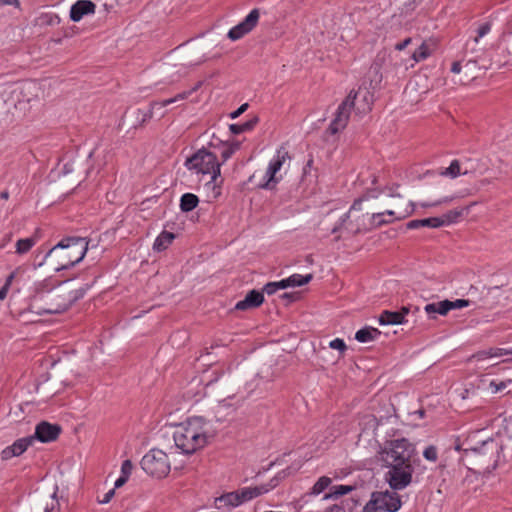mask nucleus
Listing matches in <instances>:
<instances>
[{
    "mask_svg": "<svg viewBox=\"0 0 512 512\" xmlns=\"http://www.w3.org/2000/svg\"><path fill=\"white\" fill-rule=\"evenodd\" d=\"M19 0H0V5H13L18 7L19 6Z\"/></svg>",
    "mask_w": 512,
    "mask_h": 512,
    "instance_id": "bf43d9fd",
    "label": "nucleus"
},
{
    "mask_svg": "<svg viewBox=\"0 0 512 512\" xmlns=\"http://www.w3.org/2000/svg\"><path fill=\"white\" fill-rule=\"evenodd\" d=\"M483 53L484 49L478 47V45H470L468 51L465 49L464 54L465 56H468L470 54L473 57L467 61L466 66H468L469 64H477L478 59L483 55Z\"/></svg>",
    "mask_w": 512,
    "mask_h": 512,
    "instance_id": "a19ab883",
    "label": "nucleus"
},
{
    "mask_svg": "<svg viewBox=\"0 0 512 512\" xmlns=\"http://www.w3.org/2000/svg\"><path fill=\"white\" fill-rule=\"evenodd\" d=\"M277 291L276 284L274 282H269L263 287V292L268 295H272Z\"/></svg>",
    "mask_w": 512,
    "mask_h": 512,
    "instance_id": "8fccbe9b",
    "label": "nucleus"
},
{
    "mask_svg": "<svg viewBox=\"0 0 512 512\" xmlns=\"http://www.w3.org/2000/svg\"><path fill=\"white\" fill-rule=\"evenodd\" d=\"M449 300H443L436 303L427 304L424 310L428 313H438L440 315H446L449 312Z\"/></svg>",
    "mask_w": 512,
    "mask_h": 512,
    "instance_id": "f704fd0d",
    "label": "nucleus"
},
{
    "mask_svg": "<svg viewBox=\"0 0 512 512\" xmlns=\"http://www.w3.org/2000/svg\"><path fill=\"white\" fill-rule=\"evenodd\" d=\"M436 42L432 39L428 41H424L418 49L414 51L412 54V58L416 62L423 61L427 59L436 49Z\"/></svg>",
    "mask_w": 512,
    "mask_h": 512,
    "instance_id": "393cba45",
    "label": "nucleus"
},
{
    "mask_svg": "<svg viewBox=\"0 0 512 512\" xmlns=\"http://www.w3.org/2000/svg\"><path fill=\"white\" fill-rule=\"evenodd\" d=\"M96 5L90 0H78L71 6L70 18L74 22L80 21L85 15L94 14Z\"/></svg>",
    "mask_w": 512,
    "mask_h": 512,
    "instance_id": "aec40b11",
    "label": "nucleus"
},
{
    "mask_svg": "<svg viewBox=\"0 0 512 512\" xmlns=\"http://www.w3.org/2000/svg\"><path fill=\"white\" fill-rule=\"evenodd\" d=\"M332 480L331 478L327 476L320 477L316 483L313 485L311 489L312 495H319L321 494L326 488H328L331 484Z\"/></svg>",
    "mask_w": 512,
    "mask_h": 512,
    "instance_id": "58836bf2",
    "label": "nucleus"
},
{
    "mask_svg": "<svg viewBox=\"0 0 512 512\" xmlns=\"http://www.w3.org/2000/svg\"><path fill=\"white\" fill-rule=\"evenodd\" d=\"M128 478L125 477V476H120L116 481H115V488H120L121 486H123L126 482H127Z\"/></svg>",
    "mask_w": 512,
    "mask_h": 512,
    "instance_id": "13d9d810",
    "label": "nucleus"
},
{
    "mask_svg": "<svg viewBox=\"0 0 512 512\" xmlns=\"http://www.w3.org/2000/svg\"><path fill=\"white\" fill-rule=\"evenodd\" d=\"M14 276H15V273H14V272H13V273H11V274L7 277V279H6V281H5L4 286L10 287V285H11V283H12V280H13Z\"/></svg>",
    "mask_w": 512,
    "mask_h": 512,
    "instance_id": "e2e57ef3",
    "label": "nucleus"
},
{
    "mask_svg": "<svg viewBox=\"0 0 512 512\" xmlns=\"http://www.w3.org/2000/svg\"><path fill=\"white\" fill-rule=\"evenodd\" d=\"M212 438L207 422L193 417L178 425L173 433L175 446L184 454H193L204 448Z\"/></svg>",
    "mask_w": 512,
    "mask_h": 512,
    "instance_id": "20e7f679",
    "label": "nucleus"
},
{
    "mask_svg": "<svg viewBox=\"0 0 512 512\" xmlns=\"http://www.w3.org/2000/svg\"><path fill=\"white\" fill-rule=\"evenodd\" d=\"M87 250L88 241L86 238L67 237L46 252L36 265L42 266L48 259L50 265L56 271L69 269L84 258Z\"/></svg>",
    "mask_w": 512,
    "mask_h": 512,
    "instance_id": "7ed1b4c3",
    "label": "nucleus"
},
{
    "mask_svg": "<svg viewBox=\"0 0 512 512\" xmlns=\"http://www.w3.org/2000/svg\"><path fill=\"white\" fill-rule=\"evenodd\" d=\"M329 347L331 349L338 350L340 353V356H343L347 350V346L343 339L336 338L329 343Z\"/></svg>",
    "mask_w": 512,
    "mask_h": 512,
    "instance_id": "37998d69",
    "label": "nucleus"
},
{
    "mask_svg": "<svg viewBox=\"0 0 512 512\" xmlns=\"http://www.w3.org/2000/svg\"><path fill=\"white\" fill-rule=\"evenodd\" d=\"M313 278L312 274H307L305 276H302L300 274H293L290 277L287 278L289 287H295V286H303L307 283H309Z\"/></svg>",
    "mask_w": 512,
    "mask_h": 512,
    "instance_id": "4c0bfd02",
    "label": "nucleus"
},
{
    "mask_svg": "<svg viewBox=\"0 0 512 512\" xmlns=\"http://www.w3.org/2000/svg\"><path fill=\"white\" fill-rule=\"evenodd\" d=\"M175 239V235L172 232L163 231L155 240L153 249L157 252L166 250Z\"/></svg>",
    "mask_w": 512,
    "mask_h": 512,
    "instance_id": "cd10ccee",
    "label": "nucleus"
},
{
    "mask_svg": "<svg viewBox=\"0 0 512 512\" xmlns=\"http://www.w3.org/2000/svg\"><path fill=\"white\" fill-rule=\"evenodd\" d=\"M287 159H290L289 153L285 147L281 146L277 150L276 157L270 162L265 174L266 180L264 183L259 184L260 188L271 189L279 181L276 174Z\"/></svg>",
    "mask_w": 512,
    "mask_h": 512,
    "instance_id": "9b49d317",
    "label": "nucleus"
},
{
    "mask_svg": "<svg viewBox=\"0 0 512 512\" xmlns=\"http://www.w3.org/2000/svg\"><path fill=\"white\" fill-rule=\"evenodd\" d=\"M498 49L502 53L512 57V29L502 33L499 39Z\"/></svg>",
    "mask_w": 512,
    "mask_h": 512,
    "instance_id": "72a5a7b5",
    "label": "nucleus"
},
{
    "mask_svg": "<svg viewBox=\"0 0 512 512\" xmlns=\"http://www.w3.org/2000/svg\"><path fill=\"white\" fill-rule=\"evenodd\" d=\"M443 226V222L438 217H430L426 219H416L407 223L408 229H417L420 227L439 228Z\"/></svg>",
    "mask_w": 512,
    "mask_h": 512,
    "instance_id": "bb28decb",
    "label": "nucleus"
},
{
    "mask_svg": "<svg viewBox=\"0 0 512 512\" xmlns=\"http://www.w3.org/2000/svg\"><path fill=\"white\" fill-rule=\"evenodd\" d=\"M264 301V296L262 292H259L257 290H251L248 292V294L245 296V298L235 305L236 310H247L251 308L259 307Z\"/></svg>",
    "mask_w": 512,
    "mask_h": 512,
    "instance_id": "412c9836",
    "label": "nucleus"
},
{
    "mask_svg": "<svg viewBox=\"0 0 512 512\" xmlns=\"http://www.w3.org/2000/svg\"><path fill=\"white\" fill-rule=\"evenodd\" d=\"M260 13L258 9H253L245 19L240 22L238 25L234 26L228 32V37L232 41H236L249 32H251L257 25L259 21Z\"/></svg>",
    "mask_w": 512,
    "mask_h": 512,
    "instance_id": "ddd939ff",
    "label": "nucleus"
},
{
    "mask_svg": "<svg viewBox=\"0 0 512 512\" xmlns=\"http://www.w3.org/2000/svg\"><path fill=\"white\" fill-rule=\"evenodd\" d=\"M488 170V165L482 160H476L470 163V167L466 168L464 171L461 170V165L458 160H453L449 167H447L444 171L441 172L443 176H449L451 178H455L459 175H466L468 173H476L479 175H483Z\"/></svg>",
    "mask_w": 512,
    "mask_h": 512,
    "instance_id": "f8f14e48",
    "label": "nucleus"
},
{
    "mask_svg": "<svg viewBox=\"0 0 512 512\" xmlns=\"http://www.w3.org/2000/svg\"><path fill=\"white\" fill-rule=\"evenodd\" d=\"M9 198V192L7 190H4L0 193V199L2 200H8Z\"/></svg>",
    "mask_w": 512,
    "mask_h": 512,
    "instance_id": "69168bd1",
    "label": "nucleus"
},
{
    "mask_svg": "<svg viewBox=\"0 0 512 512\" xmlns=\"http://www.w3.org/2000/svg\"><path fill=\"white\" fill-rule=\"evenodd\" d=\"M132 469H133V465L130 460L123 461L122 466H121L122 476L129 478V476L132 472Z\"/></svg>",
    "mask_w": 512,
    "mask_h": 512,
    "instance_id": "de8ad7c7",
    "label": "nucleus"
},
{
    "mask_svg": "<svg viewBox=\"0 0 512 512\" xmlns=\"http://www.w3.org/2000/svg\"><path fill=\"white\" fill-rule=\"evenodd\" d=\"M8 290L9 287L3 285V287L0 289V300H4L6 298Z\"/></svg>",
    "mask_w": 512,
    "mask_h": 512,
    "instance_id": "052dcab7",
    "label": "nucleus"
},
{
    "mask_svg": "<svg viewBox=\"0 0 512 512\" xmlns=\"http://www.w3.org/2000/svg\"><path fill=\"white\" fill-rule=\"evenodd\" d=\"M411 41H412V39L410 37H408L404 41L397 43L395 45V49L401 51V50L405 49L411 43Z\"/></svg>",
    "mask_w": 512,
    "mask_h": 512,
    "instance_id": "864d4df0",
    "label": "nucleus"
},
{
    "mask_svg": "<svg viewBox=\"0 0 512 512\" xmlns=\"http://www.w3.org/2000/svg\"><path fill=\"white\" fill-rule=\"evenodd\" d=\"M186 166L197 174L210 175V182H214L220 176L221 163L218 162L214 153L206 149H200L188 158Z\"/></svg>",
    "mask_w": 512,
    "mask_h": 512,
    "instance_id": "0eeeda50",
    "label": "nucleus"
},
{
    "mask_svg": "<svg viewBox=\"0 0 512 512\" xmlns=\"http://www.w3.org/2000/svg\"><path fill=\"white\" fill-rule=\"evenodd\" d=\"M36 244V238L29 237L24 239H19L16 242V253L17 254H25L27 253L34 245Z\"/></svg>",
    "mask_w": 512,
    "mask_h": 512,
    "instance_id": "c9c22d12",
    "label": "nucleus"
},
{
    "mask_svg": "<svg viewBox=\"0 0 512 512\" xmlns=\"http://www.w3.org/2000/svg\"><path fill=\"white\" fill-rule=\"evenodd\" d=\"M201 86H202V81H199L189 91H185V92L179 93L175 97L170 98V99L152 102L150 104V109L147 112L143 113L141 124H143L147 120L151 119L153 117V115L158 110H161L162 108H164V107H166V106H168V105H170L172 103H175L177 101H181V100H184V99L188 98L193 92L197 91Z\"/></svg>",
    "mask_w": 512,
    "mask_h": 512,
    "instance_id": "4468645a",
    "label": "nucleus"
},
{
    "mask_svg": "<svg viewBox=\"0 0 512 512\" xmlns=\"http://www.w3.org/2000/svg\"><path fill=\"white\" fill-rule=\"evenodd\" d=\"M387 479L392 489L401 490L408 486L412 480V466L410 464L389 466Z\"/></svg>",
    "mask_w": 512,
    "mask_h": 512,
    "instance_id": "9d476101",
    "label": "nucleus"
},
{
    "mask_svg": "<svg viewBox=\"0 0 512 512\" xmlns=\"http://www.w3.org/2000/svg\"><path fill=\"white\" fill-rule=\"evenodd\" d=\"M248 107H249L248 103L242 104L237 110H235L234 112H232L230 114V118L231 119H236L241 114H243L248 109Z\"/></svg>",
    "mask_w": 512,
    "mask_h": 512,
    "instance_id": "09e8293b",
    "label": "nucleus"
},
{
    "mask_svg": "<svg viewBox=\"0 0 512 512\" xmlns=\"http://www.w3.org/2000/svg\"><path fill=\"white\" fill-rule=\"evenodd\" d=\"M380 334L381 332L377 328L365 327L356 332L355 339L365 343L375 340Z\"/></svg>",
    "mask_w": 512,
    "mask_h": 512,
    "instance_id": "c85d7f7f",
    "label": "nucleus"
},
{
    "mask_svg": "<svg viewBox=\"0 0 512 512\" xmlns=\"http://www.w3.org/2000/svg\"><path fill=\"white\" fill-rule=\"evenodd\" d=\"M114 496V489L109 490L102 499H99V503L106 504L110 502L112 497Z\"/></svg>",
    "mask_w": 512,
    "mask_h": 512,
    "instance_id": "603ef678",
    "label": "nucleus"
},
{
    "mask_svg": "<svg viewBox=\"0 0 512 512\" xmlns=\"http://www.w3.org/2000/svg\"><path fill=\"white\" fill-rule=\"evenodd\" d=\"M379 323L381 325H395L402 324V316L398 311L385 310L379 316Z\"/></svg>",
    "mask_w": 512,
    "mask_h": 512,
    "instance_id": "c756f323",
    "label": "nucleus"
},
{
    "mask_svg": "<svg viewBox=\"0 0 512 512\" xmlns=\"http://www.w3.org/2000/svg\"><path fill=\"white\" fill-rule=\"evenodd\" d=\"M281 297L285 298V299H288L289 301H293L294 300V296L292 294H289V293H284V294H282Z\"/></svg>",
    "mask_w": 512,
    "mask_h": 512,
    "instance_id": "774afa93",
    "label": "nucleus"
},
{
    "mask_svg": "<svg viewBox=\"0 0 512 512\" xmlns=\"http://www.w3.org/2000/svg\"><path fill=\"white\" fill-rule=\"evenodd\" d=\"M475 204L476 202H472L467 206L450 210L438 218L440 219L441 222H443V226L456 223L459 218L467 216L470 212L471 207L474 206Z\"/></svg>",
    "mask_w": 512,
    "mask_h": 512,
    "instance_id": "5701e85b",
    "label": "nucleus"
},
{
    "mask_svg": "<svg viewBox=\"0 0 512 512\" xmlns=\"http://www.w3.org/2000/svg\"><path fill=\"white\" fill-rule=\"evenodd\" d=\"M142 469L152 477L164 478L170 472L167 454L159 449H152L141 460Z\"/></svg>",
    "mask_w": 512,
    "mask_h": 512,
    "instance_id": "6e6552de",
    "label": "nucleus"
},
{
    "mask_svg": "<svg viewBox=\"0 0 512 512\" xmlns=\"http://www.w3.org/2000/svg\"><path fill=\"white\" fill-rule=\"evenodd\" d=\"M274 283L276 284L277 290H279V289H286V288L289 287V283H288L287 278L283 279L281 281H278V282H274Z\"/></svg>",
    "mask_w": 512,
    "mask_h": 512,
    "instance_id": "6e6d98bb",
    "label": "nucleus"
},
{
    "mask_svg": "<svg viewBox=\"0 0 512 512\" xmlns=\"http://www.w3.org/2000/svg\"><path fill=\"white\" fill-rule=\"evenodd\" d=\"M361 202H362L361 199L356 200L354 202V204L350 208L349 212L340 217V223L335 225L332 228V230H331L332 233L338 232L342 227H344L348 231L347 226L349 225L350 222H352V225H354V226L359 223H362V214L363 213L360 214Z\"/></svg>",
    "mask_w": 512,
    "mask_h": 512,
    "instance_id": "f3484780",
    "label": "nucleus"
},
{
    "mask_svg": "<svg viewBox=\"0 0 512 512\" xmlns=\"http://www.w3.org/2000/svg\"><path fill=\"white\" fill-rule=\"evenodd\" d=\"M355 489L352 485H336L332 486L329 493H326L323 497L324 500L337 499L343 495L352 492Z\"/></svg>",
    "mask_w": 512,
    "mask_h": 512,
    "instance_id": "473e14b6",
    "label": "nucleus"
},
{
    "mask_svg": "<svg viewBox=\"0 0 512 512\" xmlns=\"http://www.w3.org/2000/svg\"><path fill=\"white\" fill-rule=\"evenodd\" d=\"M398 313L401 314L402 321L404 322L405 316L409 313V308L408 307H402V309L400 311H398Z\"/></svg>",
    "mask_w": 512,
    "mask_h": 512,
    "instance_id": "0e129e2a",
    "label": "nucleus"
},
{
    "mask_svg": "<svg viewBox=\"0 0 512 512\" xmlns=\"http://www.w3.org/2000/svg\"><path fill=\"white\" fill-rule=\"evenodd\" d=\"M411 215V209L408 205L406 207H395V209H386L383 212L373 213L369 216L368 213L362 214V223L352 225V222L347 226L348 232L357 234L362 231L371 230L380 227L384 224H389L395 220H401Z\"/></svg>",
    "mask_w": 512,
    "mask_h": 512,
    "instance_id": "39448f33",
    "label": "nucleus"
},
{
    "mask_svg": "<svg viewBox=\"0 0 512 512\" xmlns=\"http://www.w3.org/2000/svg\"><path fill=\"white\" fill-rule=\"evenodd\" d=\"M382 510L378 507L373 495L369 502L364 506L363 512H381Z\"/></svg>",
    "mask_w": 512,
    "mask_h": 512,
    "instance_id": "49530a36",
    "label": "nucleus"
},
{
    "mask_svg": "<svg viewBox=\"0 0 512 512\" xmlns=\"http://www.w3.org/2000/svg\"><path fill=\"white\" fill-rule=\"evenodd\" d=\"M378 507L382 511L396 512L401 507L399 495L394 491H379L372 493Z\"/></svg>",
    "mask_w": 512,
    "mask_h": 512,
    "instance_id": "2eb2a0df",
    "label": "nucleus"
},
{
    "mask_svg": "<svg viewBox=\"0 0 512 512\" xmlns=\"http://www.w3.org/2000/svg\"><path fill=\"white\" fill-rule=\"evenodd\" d=\"M449 304H450V306H449V311H450L452 309H460L463 307H467V306H469L470 301L466 300V299H457L455 301L449 300Z\"/></svg>",
    "mask_w": 512,
    "mask_h": 512,
    "instance_id": "a18cd8bd",
    "label": "nucleus"
},
{
    "mask_svg": "<svg viewBox=\"0 0 512 512\" xmlns=\"http://www.w3.org/2000/svg\"><path fill=\"white\" fill-rule=\"evenodd\" d=\"M414 453V446L407 439H396L390 441L379 452L380 460L386 466L410 464Z\"/></svg>",
    "mask_w": 512,
    "mask_h": 512,
    "instance_id": "423d86ee",
    "label": "nucleus"
},
{
    "mask_svg": "<svg viewBox=\"0 0 512 512\" xmlns=\"http://www.w3.org/2000/svg\"><path fill=\"white\" fill-rule=\"evenodd\" d=\"M32 99L31 98H18L17 102L15 103V109L18 111V113L25 117L30 112L32 105H31Z\"/></svg>",
    "mask_w": 512,
    "mask_h": 512,
    "instance_id": "e433bc0d",
    "label": "nucleus"
},
{
    "mask_svg": "<svg viewBox=\"0 0 512 512\" xmlns=\"http://www.w3.org/2000/svg\"><path fill=\"white\" fill-rule=\"evenodd\" d=\"M423 456L426 460L436 462L438 459V450L434 445H430L423 451Z\"/></svg>",
    "mask_w": 512,
    "mask_h": 512,
    "instance_id": "79ce46f5",
    "label": "nucleus"
},
{
    "mask_svg": "<svg viewBox=\"0 0 512 512\" xmlns=\"http://www.w3.org/2000/svg\"><path fill=\"white\" fill-rule=\"evenodd\" d=\"M35 441V437H24L16 440L11 446L6 447L2 453V459L8 460L14 456H19L24 453L29 446H31Z\"/></svg>",
    "mask_w": 512,
    "mask_h": 512,
    "instance_id": "6ab92c4d",
    "label": "nucleus"
},
{
    "mask_svg": "<svg viewBox=\"0 0 512 512\" xmlns=\"http://www.w3.org/2000/svg\"><path fill=\"white\" fill-rule=\"evenodd\" d=\"M461 69H462V65H461L460 61H455L452 63V66H451L452 73L458 74L461 72Z\"/></svg>",
    "mask_w": 512,
    "mask_h": 512,
    "instance_id": "5fc2aeb1",
    "label": "nucleus"
},
{
    "mask_svg": "<svg viewBox=\"0 0 512 512\" xmlns=\"http://www.w3.org/2000/svg\"><path fill=\"white\" fill-rule=\"evenodd\" d=\"M60 432L61 427L59 425L42 421L36 426L35 433L31 437H35V440L40 442L47 443L55 441Z\"/></svg>",
    "mask_w": 512,
    "mask_h": 512,
    "instance_id": "dca6fc26",
    "label": "nucleus"
},
{
    "mask_svg": "<svg viewBox=\"0 0 512 512\" xmlns=\"http://www.w3.org/2000/svg\"><path fill=\"white\" fill-rule=\"evenodd\" d=\"M357 96V92L351 91L339 105L335 118L332 120L327 129L330 134L335 135L345 129L349 122L351 110L355 107V100Z\"/></svg>",
    "mask_w": 512,
    "mask_h": 512,
    "instance_id": "1a4fd4ad",
    "label": "nucleus"
},
{
    "mask_svg": "<svg viewBox=\"0 0 512 512\" xmlns=\"http://www.w3.org/2000/svg\"><path fill=\"white\" fill-rule=\"evenodd\" d=\"M477 438L478 432H474L456 446V449L463 451L461 462L469 470L491 471L497 466L501 445L492 438L481 440L476 445Z\"/></svg>",
    "mask_w": 512,
    "mask_h": 512,
    "instance_id": "f257e3e1",
    "label": "nucleus"
},
{
    "mask_svg": "<svg viewBox=\"0 0 512 512\" xmlns=\"http://www.w3.org/2000/svg\"><path fill=\"white\" fill-rule=\"evenodd\" d=\"M218 381H219V378H218V377H217V378H215V379H213V380H209V381L207 382V384H206V388H207V389H213L214 384H215V383H217Z\"/></svg>",
    "mask_w": 512,
    "mask_h": 512,
    "instance_id": "680f3d73",
    "label": "nucleus"
},
{
    "mask_svg": "<svg viewBox=\"0 0 512 512\" xmlns=\"http://www.w3.org/2000/svg\"><path fill=\"white\" fill-rule=\"evenodd\" d=\"M506 386V383L503 381H500L498 383L496 381H491L490 383V387L494 388L493 392L502 391L506 388Z\"/></svg>",
    "mask_w": 512,
    "mask_h": 512,
    "instance_id": "3c124183",
    "label": "nucleus"
},
{
    "mask_svg": "<svg viewBox=\"0 0 512 512\" xmlns=\"http://www.w3.org/2000/svg\"><path fill=\"white\" fill-rule=\"evenodd\" d=\"M232 154H233V149H229V147H227L226 149H224V150L222 151V154H221V156H222V158H223V161L228 160V159L232 156Z\"/></svg>",
    "mask_w": 512,
    "mask_h": 512,
    "instance_id": "4d7b16f0",
    "label": "nucleus"
},
{
    "mask_svg": "<svg viewBox=\"0 0 512 512\" xmlns=\"http://www.w3.org/2000/svg\"><path fill=\"white\" fill-rule=\"evenodd\" d=\"M243 504L240 498L239 490L225 493L216 498V506L218 509L235 508Z\"/></svg>",
    "mask_w": 512,
    "mask_h": 512,
    "instance_id": "4be33fe9",
    "label": "nucleus"
},
{
    "mask_svg": "<svg viewBox=\"0 0 512 512\" xmlns=\"http://www.w3.org/2000/svg\"><path fill=\"white\" fill-rule=\"evenodd\" d=\"M406 205L409 206V208L411 209V213H412L414 211L413 203L403 199L400 195H397L395 203L391 205L390 209H395V207H402L403 208V207H406Z\"/></svg>",
    "mask_w": 512,
    "mask_h": 512,
    "instance_id": "c03bdc74",
    "label": "nucleus"
},
{
    "mask_svg": "<svg viewBox=\"0 0 512 512\" xmlns=\"http://www.w3.org/2000/svg\"><path fill=\"white\" fill-rule=\"evenodd\" d=\"M199 199L195 194L185 193L180 199V209L183 212H190L198 206Z\"/></svg>",
    "mask_w": 512,
    "mask_h": 512,
    "instance_id": "2f4dec72",
    "label": "nucleus"
},
{
    "mask_svg": "<svg viewBox=\"0 0 512 512\" xmlns=\"http://www.w3.org/2000/svg\"><path fill=\"white\" fill-rule=\"evenodd\" d=\"M239 147H240V143L234 142V143L230 144L229 149H233V153H234L236 150L239 149Z\"/></svg>",
    "mask_w": 512,
    "mask_h": 512,
    "instance_id": "338daca9",
    "label": "nucleus"
},
{
    "mask_svg": "<svg viewBox=\"0 0 512 512\" xmlns=\"http://www.w3.org/2000/svg\"><path fill=\"white\" fill-rule=\"evenodd\" d=\"M259 122L258 116H253L250 120L242 124H231L229 129L232 134L238 135L252 130Z\"/></svg>",
    "mask_w": 512,
    "mask_h": 512,
    "instance_id": "7c9ffc66",
    "label": "nucleus"
},
{
    "mask_svg": "<svg viewBox=\"0 0 512 512\" xmlns=\"http://www.w3.org/2000/svg\"><path fill=\"white\" fill-rule=\"evenodd\" d=\"M276 485H277V481L275 479H272L267 484H262V485L254 486V487H244V488L238 489L242 503L250 501L254 498H257V497L269 492L270 490L275 488Z\"/></svg>",
    "mask_w": 512,
    "mask_h": 512,
    "instance_id": "a211bd4d",
    "label": "nucleus"
},
{
    "mask_svg": "<svg viewBox=\"0 0 512 512\" xmlns=\"http://www.w3.org/2000/svg\"><path fill=\"white\" fill-rule=\"evenodd\" d=\"M493 27L492 21H485L478 24L475 29V35L466 42V50L468 51L470 45H478L480 40L487 36Z\"/></svg>",
    "mask_w": 512,
    "mask_h": 512,
    "instance_id": "b1692460",
    "label": "nucleus"
},
{
    "mask_svg": "<svg viewBox=\"0 0 512 512\" xmlns=\"http://www.w3.org/2000/svg\"><path fill=\"white\" fill-rule=\"evenodd\" d=\"M362 101H363L362 104L359 103L356 106V111L358 113H362V114H365V113H368L369 111H371V109H372V95L368 91H365L363 93Z\"/></svg>",
    "mask_w": 512,
    "mask_h": 512,
    "instance_id": "ea45409f",
    "label": "nucleus"
},
{
    "mask_svg": "<svg viewBox=\"0 0 512 512\" xmlns=\"http://www.w3.org/2000/svg\"><path fill=\"white\" fill-rule=\"evenodd\" d=\"M221 393L220 396L224 398L220 401L221 404L225 405L227 399H233L239 390L230 377H225L220 382Z\"/></svg>",
    "mask_w": 512,
    "mask_h": 512,
    "instance_id": "a878e982",
    "label": "nucleus"
},
{
    "mask_svg": "<svg viewBox=\"0 0 512 512\" xmlns=\"http://www.w3.org/2000/svg\"><path fill=\"white\" fill-rule=\"evenodd\" d=\"M67 283L65 281L51 288L44 282L40 283L31 298V308L38 314H57L69 309L81 295L71 290Z\"/></svg>",
    "mask_w": 512,
    "mask_h": 512,
    "instance_id": "f03ea898",
    "label": "nucleus"
}]
</instances>
